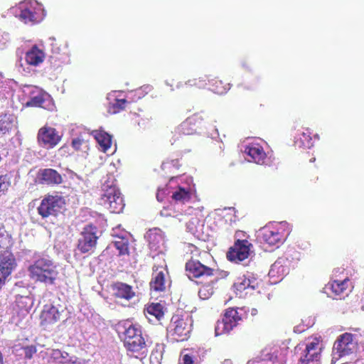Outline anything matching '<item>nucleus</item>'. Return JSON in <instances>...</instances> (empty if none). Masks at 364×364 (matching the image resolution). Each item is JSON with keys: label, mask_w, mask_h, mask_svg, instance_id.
I'll use <instances>...</instances> for the list:
<instances>
[{"label": "nucleus", "mask_w": 364, "mask_h": 364, "mask_svg": "<svg viewBox=\"0 0 364 364\" xmlns=\"http://www.w3.org/2000/svg\"><path fill=\"white\" fill-rule=\"evenodd\" d=\"M28 270L32 279L46 285H54L58 276L56 266L47 255H42L36 258Z\"/></svg>", "instance_id": "1"}, {"label": "nucleus", "mask_w": 364, "mask_h": 364, "mask_svg": "<svg viewBox=\"0 0 364 364\" xmlns=\"http://www.w3.org/2000/svg\"><path fill=\"white\" fill-rule=\"evenodd\" d=\"M25 24L33 25L43 21L46 11L36 0H26L11 11Z\"/></svg>", "instance_id": "2"}, {"label": "nucleus", "mask_w": 364, "mask_h": 364, "mask_svg": "<svg viewBox=\"0 0 364 364\" xmlns=\"http://www.w3.org/2000/svg\"><path fill=\"white\" fill-rule=\"evenodd\" d=\"M193 321L188 312L178 310L172 316L171 323L168 327V333L177 336V341L187 340L192 331Z\"/></svg>", "instance_id": "3"}, {"label": "nucleus", "mask_w": 364, "mask_h": 364, "mask_svg": "<svg viewBox=\"0 0 364 364\" xmlns=\"http://www.w3.org/2000/svg\"><path fill=\"white\" fill-rule=\"evenodd\" d=\"M101 235V232L96 225H86L80 234L77 240V250L81 254H92L95 252L97 240Z\"/></svg>", "instance_id": "4"}, {"label": "nucleus", "mask_w": 364, "mask_h": 364, "mask_svg": "<svg viewBox=\"0 0 364 364\" xmlns=\"http://www.w3.org/2000/svg\"><path fill=\"white\" fill-rule=\"evenodd\" d=\"M37 210L38 213L43 218H47L50 216L56 217L65 210V200L63 196L58 195L46 196Z\"/></svg>", "instance_id": "5"}, {"label": "nucleus", "mask_w": 364, "mask_h": 364, "mask_svg": "<svg viewBox=\"0 0 364 364\" xmlns=\"http://www.w3.org/2000/svg\"><path fill=\"white\" fill-rule=\"evenodd\" d=\"M288 347H274L262 350L259 356L249 360L247 364H284Z\"/></svg>", "instance_id": "6"}, {"label": "nucleus", "mask_w": 364, "mask_h": 364, "mask_svg": "<svg viewBox=\"0 0 364 364\" xmlns=\"http://www.w3.org/2000/svg\"><path fill=\"white\" fill-rule=\"evenodd\" d=\"M353 338L354 335L350 333H343L337 338L333 344L332 362L354 353L356 343L353 341Z\"/></svg>", "instance_id": "7"}, {"label": "nucleus", "mask_w": 364, "mask_h": 364, "mask_svg": "<svg viewBox=\"0 0 364 364\" xmlns=\"http://www.w3.org/2000/svg\"><path fill=\"white\" fill-rule=\"evenodd\" d=\"M23 95L28 98L26 102L27 107H40L46 108L50 100V95L41 88L31 85L22 88Z\"/></svg>", "instance_id": "8"}, {"label": "nucleus", "mask_w": 364, "mask_h": 364, "mask_svg": "<svg viewBox=\"0 0 364 364\" xmlns=\"http://www.w3.org/2000/svg\"><path fill=\"white\" fill-rule=\"evenodd\" d=\"M252 245L247 240H237L233 247H230L227 253V258L229 261L240 263L244 262V266L248 265V262H245L251 254Z\"/></svg>", "instance_id": "9"}, {"label": "nucleus", "mask_w": 364, "mask_h": 364, "mask_svg": "<svg viewBox=\"0 0 364 364\" xmlns=\"http://www.w3.org/2000/svg\"><path fill=\"white\" fill-rule=\"evenodd\" d=\"M237 308H228L223 317L222 321H218L215 328V336H220L223 333H229L239 321H242V316L239 315Z\"/></svg>", "instance_id": "10"}, {"label": "nucleus", "mask_w": 364, "mask_h": 364, "mask_svg": "<svg viewBox=\"0 0 364 364\" xmlns=\"http://www.w3.org/2000/svg\"><path fill=\"white\" fill-rule=\"evenodd\" d=\"M258 277L253 272H247L242 277H238L233 284L235 292L240 297L245 295L242 294L245 290H255L259 287Z\"/></svg>", "instance_id": "11"}, {"label": "nucleus", "mask_w": 364, "mask_h": 364, "mask_svg": "<svg viewBox=\"0 0 364 364\" xmlns=\"http://www.w3.org/2000/svg\"><path fill=\"white\" fill-rule=\"evenodd\" d=\"M257 237L261 243L274 248H278L285 240L281 232L277 230L271 229L269 226L262 228L257 232Z\"/></svg>", "instance_id": "12"}, {"label": "nucleus", "mask_w": 364, "mask_h": 364, "mask_svg": "<svg viewBox=\"0 0 364 364\" xmlns=\"http://www.w3.org/2000/svg\"><path fill=\"white\" fill-rule=\"evenodd\" d=\"M37 139L41 146L51 149L59 143L61 136L58 134L55 128L44 126L38 130Z\"/></svg>", "instance_id": "13"}, {"label": "nucleus", "mask_w": 364, "mask_h": 364, "mask_svg": "<svg viewBox=\"0 0 364 364\" xmlns=\"http://www.w3.org/2000/svg\"><path fill=\"white\" fill-rule=\"evenodd\" d=\"M186 271L190 279L205 278L213 275L214 269L204 265L200 261L191 259L186 264Z\"/></svg>", "instance_id": "14"}, {"label": "nucleus", "mask_w": 364, "mask_h": 364, "mask_svg": "<svg viewBox=\"0 0 364 364\" xmlns=\"http://www.w3.org/2000/svg\"><path fill=\"white\" fill-rule=\"evenodd\" d=\"M0 289L15 267V258L9 250H0Z\"/></svg>", "instance_id": "15"}, {"label": "nucleus", "mask_w": 364, "mask_h": 364, "mask_svg": "<svg viewBox=\"0 0 364 364\" xmlns=\"http://www.w3.org/2000/svg\"><path fill=\"white\" fill-rule=\"evenodd\" d=\"M144 239L149 244L151 250L161 253L163 252L164 238L162 231L159 228L150 229L144 235Z\"/></svg>", "instance_id": "16"}, {"label": "nucleus", "mask_w": 364, "mask_h": 364, "mask_svg": "<svg viewBox=\"0 0 364 364\" xmlns=\"http://www.w3.org/2000/svg\"><path fill=\"white\" fill-rule=\"evenodd\" d=\"M203 121L202 113L194 114L188 117L178 127V131L184 135H190L197 132Z\"/></svg>", "instance_id": "17"}, {"label": "nucleus", "mask_w": 364, "mask_h": 364, "mask_svg": "<svg viewBox=\"0 0 364 364\" xmlns=\"http://www.w3.org/2000/svg\"><path fill=\"white\" fill-rule=\"evenodd\" d=\"M117 331L119 335L123 334L124 343L141 334V326L139 324L132 323L129 320L119 322L117 325ZM119 337L122 338V336H119Z\"/></svg>", "instance_id": "18"}, {"label": "nucleus", "mask_w": 364, "mask_h": 364, "mask_svg": "<svg viewBox=\"0 0 364 364\" xmlns=\"http://www.w3.org/2000/svg\"><path fill=\"white\" fill-rule=\"evenodd\" d=\"M62 312H63V309L60 306L57 307L53 304L44 305L41 314V324L48 325L56 323L60 320Z\"/></svg>", "instance_id": "19"}, {"label": "nucleus", "mask_w": 364, "mask_h": 364, "mask_svg": "<svg viewBox=\"0 0 364 364\" xmlns=\"http://www.w3.org/2000/svg\"><path fill=\"white\" fill-rule=\"evenodd\" d=\"M37 178L39 183L43 185H58L62 183L63 178L61 175L55 169L44 168L39 170Z\"/></svg>", "instance_id": "20"}, {"label": "nucleus", "mask_w": 364, "mask_h": 364, "mask_svg": "<svg viewBox=\"0 0 364 364\" xmlns=\"http://www.w3.org/2000/svg\"><path fill=\"white\" fill-rule=\"evenodd\" d=\"M243 151L251 158V161L260 165L267 164L266 154L259 144L254 143L245 144Z\"/></svg>", "instance_id": "21"}, {"label": "nucleus", "mask_w": 364, "mask_h": 364, "mask_svg": "<svg viewBox=\"0 0 364 364\" xmlns=\"http://www.w3.org/2000/svg\"><path fill=\"white\" fill-rule=\"evenodd\" d=\"M25 59L28 65L38 66L43 62L45 59V53L36 45H33L28 51H26Z\"/></svg>", "instance_id": "22"}, {"label": "nucleus", "mask_w": 364, "mask_h": 364, "mask_svg": "<svg viewBox=\"0 0 364 364\" xmlns=\"http://www.w3.org/2000/svg\"><path fill=\"white\" fill-rule=\"evenodd\" d=\"M289 261L284 257L278 258L275 262L271 266L269 271V276L270 277H281L283 278L285 275L289 274L288 267Z\"/></svg>", "instance_id": "23"}, {"label": "nucleus", "mask_w": 364, "mask_h": 364, "mask_svg": "<svg viewBox=\"0 0 364 364\" xmlns=\"http://www.w3.org/2000/svg\"><path fill=\"white\" fill-rule=\"evenodd\" d=\"M115 297L130 300L135 296L132 287L128 284L117 282L112 285Z\"/></svg>", "instance_id": "24"}, {"label": "nucleus", "mask_w": 364, "mask_h": 364, "mask_svg": "<svg viewBox=\"0 0 364 364\" xmlns=\"http://www.w3.org/2000/svg\"><path fill=\"white\" fill-rule=\"evenodd\" d=\"M103 152L110 148L112 145V135L103 130H94L92 132Z\"/></svg>", "instance_id": "25"}, {"label": "nucleus", "mask_w": 364, "mask_h": 364, "mask_svg": "<svg viewBox=\"0 0 364 364\" xmlns=\"http://www.w3.org/2000/svg\"><path fill=\"white\" fill-rule=\"evenodd\" d=\"M16 117L10 113L0 115V134H5L16 126Z\"/></svg>", "instance_id": "26"}, {"label": "nucleus", "mask_w": 364, "mask_h": 364, "mask_svg": "<svg viewBox=\"0 0 364 364\" xmlns=\"http://www.w3.org/2000/svg\"><path fill=\"white\" fill-rule=\"evenodd\" d=\"M191 196V191L188 188L178 186L172 191L171 198L176 203H185L189 201Z\"/></svg>", "instance_id": "27"}, {"label": "nucleus", "mask_w": 364, "mask_h": 364, "mask_svg": "<svg viewBox=\"0 0 364 364\" xmlns=\"http://www.w3.org/2000/svg\"><path fill=\"white\" fill-rule=\"evenodd\" d=\"M125 347L128 350L132 352H139L146 347V342L142 337V334L136 336L129 341H126L124 343Z\"/></svg>", "instance_id": "28"}, {"label": "nucleus", "mask_w": 364, "mask_h": 364, "mask_svg": "<svg viewBox=\"0 0 364 364\" xmlns=\"http://www.w3.org/2000/svg\"><path fill=\"white\" fill-rule=\"evenodd\" d=\"M321 354L304 349L299 358V364H320Z\"/></svg>", "instance_id": "29"}, {"label": "nucleus", "mask_w": 364, "mask_h": 364, "mask_svg": "<svg viewBox=\"0 0 364 364\" xmlns=\"http://www.w3.org/2000/svg\"><path fill=\"white\" fill-rule=\"evenodd\" d=\"M311 133L307 129V132H301L297 136H295L294 144L296 146L304 149H310L314 143L310 136Z\"/></svg>", "instance_id": "30"}, {"label": "nucleus", "mask_w": 364, "mask_h": 364, "mask_svg": "<svg viewBox=\"0 0 364 364\" xmlns=\"http://www.w3.org/2000/svg\"><path fill=\"white\" fill-rule=\"evenodd\" d=\"M151 290L162 291L165 289V276L163 272H159L153 276L149 283Z\"/></svg>", "instance_id": "31"}, {"label": "nucleus", "mask_w": 364, "mask_h": 364, "mask_svg": "<svg viewBox=\"0 0 364 364\" xmlns=\"http://www.w3.org/2000/svg\"><path fill=\"white\" fill-rule=\"evenodd\" d=\"M208 85H210L208 89L218 95L225 94L230 89V84L224 85L221 80L215 81L214 80L208 79Z\"/></svg>", "instance_id": "32"}, {"label": "nucleus", "mask_w": 364, "mask_h": 364, "mask_svg": "<svg viewBox=\"0 0 364 364\" xmlns=\"http://www.w3.org/2000/svg\"><path fill=\"white\" fill-rule=\"evenodd\" d=\"M17 306L22 310L28 311L33 306L34 299L31 295H17L16 297Z\"/></svg>", "instance_id": "33"}, {"label": "nucleus", "mask_w": 364, "mask_h": 364, "mask_svg": "<svg viewBox=\"0 0 364 364\" xmlns=\"http://www.w3.org/2000/svg\"><path fill=\"white\" fill-rule=\"evenodd\" d=\"M12 245L11 235L0 225V250H9Z\"/></svg>", "instance_id": "34"}, {"label": "nucleus", "mask_w": 364, "mask_h": 364, "mask_svg": "<svg viewBox=\"0 0 364 364\" xmlns=\"http://www.w3.org/2000/svg\"><path fill=\"white\" fill-rule=\"evenodd\" d=\"M218 280V277L213 280H210L207 284H204L200 287L198 291V296L201 299H208L213 294V284Z\"/></svg>", "instance_id": "35"}, {"label": "nucleus", "mask_w": 364, "mask_h": 364, "mask_svg": "<svg viewBox=\"0 0 364 364\" xmlns=\"http://www.w3.org/2000/svg\"><path fill=\"white\" fill-rule=\"evenodd\" d=\"M163 306L159 303H151L146 309V313L154 316L157 321H160L164 316Z\"/></svg>", "instance_id": "36"}, {"label": "nucleus", "mask_w": 364, "mask_h": 364, "mask_svg": "<svg viewBox=\"0 0 364 364\" xmlns=\"http://www.w3.org/2000/svg\"><path fill=\"white\" fill-rule=\"evenodd\" d=\"M119 193V190L116 187H110L102 195L101 204L106 207L108 205L109 200L112 203L116 200V196H117Z\"/></svg>", "instance_id": "37"}, {"label": "nucleus", "mask_w": 364, "mask_h": 364, "mask_svg": "<svg viewBox=\"0 0 364 364\" xmlns=\"http://www.w3.org/2000/svg\"><path fill=\"white\" fill-rule=\"evenodd\" d=\"M124 203L123 198L122 197L121 193L116 196V200L112 203L109 200L108 205L106 206L107 209L110 210L111 213H119L122 211L124 208Z\"/></svg>", "instance_id": "38"}, {"label": "nucleus", "mask_w": 364, "mask_h": 364, "mask_svg": "<svg viewBox=\"0 0 364 364\" xmlns=\"http://www.w3.org/2000/svg\"><path fill=\"white\" fill-rule=\"evenodd\" d=\"M115 248L119 252V255H124L129 253V247L127 242L120 240L112 242L107 249Z\"/></svg>", "instance_id": "39"}, {"label": "nucleus", "mask_w": 364, "mask_h": 364, "mask_svg": "<svg viewBox=\"0 0 364 364\" xmlns=\"http://www.w3.org/2000/svg\"><path fill=\"white\" fill-rule=\"evenodd\" d=\"M152 87L149 85H144L134 91L130 92L129 95H132L131 97L132 100H138L149 93Z\"/></svg>", "instance_id": "40"}, {"label": "nucleus", "mask_w": 364, "mask_h": 364, "mask_svg": "<svg viewBox=\"0 0 364 364\" xmlns=\"http://www.w3.org/2000/svg\"><path fill=\"white\" fill-rule=\"evenodd\" d=\"M201 226H203V225H200V220L198 218H192L186 223V229L192 234H195L200 230L201 229H200V228Z\"/></svg>", "instance_id": "41"}, {"label": "nucleus", "mask_w": 364, "mask_h": 364, "mask_svg": "<svg viewBox=\"0 0 364 364\" xmlns=\"http://www.w3.org/2000/svg\"><path fill=\"white\" fill-rule=\"evenodd\" d=\"M346 279L342 281L335 280L331 284V289L333 292H334L336 295H339L343 291V290L346 288Z\"/></svg>", "instance_id": "42"}, {"label": "nucleus", "mask_w": 364, "mask_h": 364, "mask_svg": "<svg viewBox=\"0 0 364 364\" xmlns=\"http://www.w3.org/2000/svg\"><path fill=\"white\" fill-rule=\"evenodd\" d=\"M11 178L9 174L0 176V193H4L8 190L11 185Z\"/></svg>", "instance_id": "43"}, {"label": "nucleus", "mask_w": 364, "mask_h": 364, "mask_svg": "<svg viewBox=\"0 0 364 364\" xmlns=\"http://www.w3.org/2000/svg\"><path fill=\"white\" fill-rule=\"evenodd\" d=\"M173 189H171L168 185H166L164 188H159L156 193V198L159 201H163L164 197L166 195L172 194V191Z\"/></svg>", "instance_id": "44"}, {"label": "nucleus", "mask_w": 364, "mask_h": 364, "mask_svg": "<svg viewBox=\"0 0 364 364\" xmlns=\"http://www.w3.org/2000/svg\"><path fill=\"white\" fill-rule=\"evenodd\" d=\"M305 350H309V351L316 352L317 353H320L321 348L319 347L318 340L316 338L314 339L312 341L309 342L305 345Z\"/></svg>", "instance_id": "45"}, {"label": "nucleus", "mask_w": 364, "mask_h": 364, "mask_svg": "<svg viewBox=\"0 0 364 364\" xmlns=\"http://www.w3.org/2000/svg\"><path fill=\"white\" fill-rule=\"evenodd\" d=\"M22 349L26 359H31L37 351L36 347L33 345L26 346L23 347Z\"/></svg>", "instance_id": "46"}, {"label": "nucleus", "mask_w": 364, "mask_h": 364, "mask_svg": "<svg viewBox=\"0 0 364 364\" xmlns=\"http://www.w3.org/2000/svg\"><path fill=\"white\" fill-rule=\"evenodd\" d=\"M127 102L126 99H115V102L112 105L113 113H117L124 109Z\"/></svg>", "instance_id": "47"}, {"label": "nucleus", "mask_w": 364, "mask_h": 364, "mask_svg": "<svg viewBox=\"0 0 364 364\" xmlns=\"http://www.w3.org/2000/svg\"><path fill=\"white\" fill-rule=\"evenodd\" d=\"M52 356L55 360L61 359V360H66L67 358L69 357V354L65 351H63L59 349H55L53 350Z\"/></svg>", "instance_id": "48"}, {"label": "nucleus", "mask_w": 364, "mask_h": 364, "mask_svg": "<svg viewBox=\"0 0 364 364\" xmlns=\"http://www.w3.org/2000/svg\"><path fill=\"white\" fill-rule=\"evenodd\" d=\"M10 36L6 32L0 31V49L3 50L7 47L9 43Z\"/></svg>", "instance_id": "49"}, {"label": "nucleus", "mask_w": 364, "mask_h": 364, "mask_svg": "<svg viewBox=\"0 0 364 364\" xmlns=\"http://www.w3.org/2000/svg\"><path fill=\"white\" fill-rule=\"evenodd\" d=\"M170 166L178 168L180 166L178 159H171L170 161L163 162L161 164V168L165 169L166 168H168Z\"/></svg>", "instance_id": "50"}, {"label": "nucleus", "mask_w": 364, "mask_h": 364, "mask_svg": "<svg viewBox=\"0 0 364 364\" xmlns=\"http://www.w3.org/2000/svg\"><path fill=\"white\" fill-rule=\"evenodd\" d=\"M208 79L209 78L208 76H205L204 77L197 78L196 87L198 88H205L206 87V85H208V83L206 82V80H208Z\"/></svg>", "instance_id": "51"}, {"label": "nucleus", "mask_w": 364, "mask_h": 364, "mask_svg": "<svg viewBox=\"0 0 364 364\" xmlns=\"http://www.w3.org/2000/svg\"><path fill=\"white\" fill-rule=\"evenodd\" d=\"M82 142L83 140L80 138H75L72 141V146L75 150H79Z\"/></svg>", "instance_id": "52"}, {"label": "nucleus", "mask_w": 364, "mask_h": 364, "mask_svg": "<svg viewBox=\"0 0 364 364\" xmlns=\"http://www.w3.org/2000/svg\"><path fill=\"white\" fill-rule=\"evenodd\" d=\"M183 364H193V359L192 355L186 354L183 357Z\"/></svg>", "instance_id": "53"}, {"label": "nucleus", "mask_w": 364, "mask_h": 364, "mask_svg": "<svg viewBox=\"0 0 364 364\" xmlns=\"http://www.w3.org/2000/svg\"><path fill=\"white\" fill-rule=\"evenodd\" d=\"M77 358L76 356H71L69 358H68L66 360H60L62 363H73L75 364L77 363Z\"/></svg>", "instance_id": "54"}, {"label": "nucleus", "mask_w": 364, "mask_h": 364, "mask_svg": "<svg viewBox=\"0 0 364 364\" xmlns=\"http://www.w3.org/2000/svg\"><path fill=\"white\" fill-rule=\"evenodd\" d=\"M304 331H305L304 328L303 326H301V325L296 326L294 328V331L296 333H302Z\"/></svg>", "instance_id": "55"}, {"label": "nucleus", "mask_w": 364, "mask_h": 364, "mask_svg": "<svg viewBox=\"0 0 364 364\" xmlns=\"http://www.w3.org/2000/svg\"><path fill=\"white\" fill-rule=\"evenodd\" d=\"M208 137H210L213 139H215L219 136V133L217 129H215V130L211 133L210 135H208Z\"/></svg>", "instance_id": "56"}, {"label": "nucleus", "mask_w": 364, "mask_h": 364, "mask_svg": "<svg viewBox=\"0 0 364 364\" xmlns=\"http://www.w3.org/2000/svg\"><path fill=\"white\" fill-rule=\"evenodd\" d=\"M196 82H197V78L188 80V81L186 82V85L196 87Z\"/></svg>", "instance_id": "57"}, {"label": "nucleus", "mask_w": 364, "mask_h": 364, "mask_svg": "<svg viewBox=\"0 0 364 364\" xmlns=\"http://www.w3.org/2000/svg\"><path fill=\"white\" fill-rule=\"evenodd\" d=\"M222 364H232V361L230 360H225Z\"/></svg>", "instance_id": "58"}, {"label": "nucleus", "mask_w": 364, "mask_h": 364, "mask_svg": "<svg viewBox=\"0 0 364 364\" xmlns=\"http://www.w3.org/2000/svg\"><path fill=\"white\" fill-rule=\"evenodd\" d=\"M257 310L256 309H252V310H251V314H252V316L256 315V314H257Z\"/></svg>", "instance_id": "59"}, {"label": "nucleus", "mask_w": 364, "mask_h": 364, "mask_svg": "<svg viewBox=\"0 0 364 364\" xmlns=\"http://www.w3.org/2000/svg\"><path fill=\"white\" fill-rule=\"evenodd\" d=\"M59 50H60V49H59V48H58V47H57L56 48H55L54 47H53V48H52V50H53V53H59Z\"/></svg>", "instance_id": "60"}, {"label": "nucleus", "mask_w": 364, "mask_h": 364, "mask_svg": "<svg viewBox=\"0 0 364 364\" xmlns=\"http://www.w3.org/2000/svg\"><path fill=\"white\" fill-rule=\"evenodd\" d=\"M49 40L53 41L55 40V38L54 37H50L49 38Z\"/></svg>", "instance_id": "61"}, {"label": "nucleus", "mask_w": 364, "mask_h": 364, "mask_svg": "<svg viewBox=\"0 0 364 364\" xmlns=\"http://www.w3.org/2000/svg\"><path fill=\"white\" fill-rule=\"evenodd\" d=\"M314 137H315L316 139H319V136H318V134H317L314 135Z\"/></svg>", "instance_id": "62"}, {"label": "nucleus", "mask_w": 364, "mask_h": 364, "mask_svg": "<svg viewBox=\"0 0 364 364\" xmlns=\"http://www.w3.org/2000/svg\"><path fill=\"white\" fill-rule=\"evenodd\" d=\"M242 67L246 68V63H242Z\"/></svg>", "instance_id": "63"}, {"label": "nucleus", "mask_w": 364, "mask_h": 364, "mask_svg": "<svg viewBox=\"0 0 364 364\" xmlns=\"http://www.w3.org/2000/svg\"><path fill=\"white\" fill-rule=\"evenodd\" d=\"M361 309L364 311V304L361 306Z\"/></svg>", "instance_id": "64"}]
</instances>
